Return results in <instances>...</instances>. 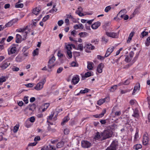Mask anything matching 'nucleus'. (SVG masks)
Returning a JSON list of instances; mask_svg holds the SVG:
<instances>
[{"instance_id": "obj_1", "label": "nucleus", "mask_w": 150, "mask_h": 150, "mask_svg": "<svg viewBox=\"0 0 150 150\" xmlns=\"http://www.w3.org/2000/svg\"><path fill=\"white\" fill-rule=\"evenodd\" d=\"M113 134L112 131L108 129L105 130L104 131L102 132L101 136L102 137V139L105 140L112 137Z\"/></svg>"}, {"instance_id": "obj_2", "label": "nucleus", "mask_w": 150, "mask_h": 150, "mask_svg": "<svg viewBox=\"0 0 150 150\" xmlns=\"http://www.w3.org/2000/svg\"><path fill=\"white\" fill-rule=\"evenodd\" d=\"M16 31L20 33L19 34H21L23 38V39L25 40L26 38L27 34L30 32L28 26H26L24 28L17 29Z\"/></svg>"}, {"instance_id": "obj_3", "label": "nucleus", "mask_w": 150, "mask_h": 150, "mask_svg": "<svg viewBox=\"0 0 150 150\" xmlns=\"http://www.w3.org/2000/svg\"><path fill=\"white\" fill-rule=\"evenodd\" d=\"M46 80L45 79H42L41 81L38 83L36 86L34 87V89L37 91H40L42 89L43 85L45 83Z\"/></svg>"}, {"instance_id": "obj_4", "label": "nucleus", "mask_w": 150, "mask_h": 150, "mask_svg": "<svg viewBox=\"0 0 150 150\" xmlns=\"http://www.w3.org/2000/svg\"><path fill=\"white\" fill-rule=\"evenodd\" d=\"M106 34L108 37L113 38H117L118 37L119 33L114 32H106Z\"/></svg>"}, {"instance_id": "obj_5", "label": "nucleus", "mask_w": 150, "mask_h": 150, "mask_svg": "<svg viewBox=\"0 0 150 150\" xmlns=\"http://www.w3.org/2000/svg\"><path fill=\"white\" fill-rule=\"evenodd\" d=\"M55 60V58L53 56L51 59H50L48 62V66L49 68L51 69L55 65L53 63Z\"/></svg>"}, {"instance_id": "obj_6", "label": "nucleus", "mask_w": 150, "mask_h": 150, "mask_svg": "<svg viewBox=\"0 0 150 150\" xmlns=\"http://www.w3.org/2000/svg\"><path fill=\"white\" fill-rule=\"evenodd\" d=\"M17 48L15 46L11 47L8 50V53L9 55L17 53Z\"/></svg>"}, {"instance_id": "obj_7", "label": "nucleus", "mask_w": 150, "mask_h": 150, "mask_svg": "<svg viewBox=\"0 0 150 150\" xmlns=\"http://www.w3.org/2000/svg\"><path fill=\"white\" fill-rule=\"evenodd\" d=\"M36 108V105L34 103L30 104L26 108V110L28 111L33 112Z\"/></svg>"}, {"instance_id": "obj_8", "label": "nucleus", "mask_w": 150, "mask_h": 150, "mask_svg": "<svg viewBox=\"0 0 150 150\" xmlns=\"http://www.w3.org/2000/svg\"><path fill=\"white\" fill-rule=\"evenodd\" d=\"M91 145V143L87 141H82L81 142V146L83 148H88Z\"/></svg>"}, {"instance_id": "obj_9", "label": "nucleus", "mask_w": 150, "mask_h": 150, "mask_svg": "<svg viewBox=\"0 0 150 150\" xmlns=\"http://www.w3.org/2000/svg\"><path fill=\"white\" fill-rule=\"evenodd\" d=\"M115 49L114 46H111L109 47L106 51L105 54V57H108L110 54Z\"/></svg>"}, {"instance_id": "obj_10", "label": "nucleus", "mask_w": 150, "mask_h": 150, "mask_svg": "<svg viewBox=\"0 0 150 150\" xmlns=\"http://www.w3.org/2000/svg\"><path fill=\"white\" fill-rule=\"evenodd\" d=\"M79 81V76L77 75H76L73 77L72 79L71 83L75 85Z\"/></svg>"}, {"instance_id": "obj_11", "label": "nucleus", "mask_w": 150, "mask_h": 150, "mask_svg": "<svg viewBox=\"0 0 150 150\" xmlns=\"http://www.w3.org/2000/svg\"><path fill=\"white\" fill-rule=\"evenodd\" d=\"M110 100V98L108 97H107L104 99H102L99 100L98 102V104L100 105L104 102H108Z\"/></svg>"}, {"instance_id": "obj_12", "label": "nucleus", "mask_w": 150, "mask_h": 150, "mask_svg": "<svg viewBox=\"0 0 150 150\" xmlns=\"http://www.w3.org/2000/svg\"><path fill=\"white\" fill-rule=\"evenodd\" d=\"M117 144L114 142H113L110 146L108 147L106 150H116Z\"/></svg>"}, {"instance_id": "obj_13", "label": "nucleus", "mask_w": 150, "mask_h": 150, "mask_svg": "<svg viewBox=\"0 0 150 150\" xmlns=\"http://www.w3.org/2000/svg\"><path fill=\"white\" fill-rule=\"evenodd\" d=\"M104 67V65L102 63H100L98 65L97 71L99 73H101L103 71V69Z\"/></svg>"}, {"instance_id": "obj_14", "label": "nucleus", "mask_w": 150, "mask_h": 150, "mask_svg": "<svg viewBox=\"0 0 150 150\" xmlns=\"http://www.w3.org/2000/svg\"><path fill=\"white\" fill-rule=\"evenodd\" d=\"M16 42L17 43L20 42L22 40H25L23 39V38L21 34H17L16 36Z\"/></svg>"}, {"instance_id": "obj_15", "label": "nucleus", "mask_w": 150, "mask_h": 150, "mask_svg": "<svg viewBox=\"0 0 150 150\" xmlns=\"http://www.w3.org/2000/svg\"><path fill=\"white\" fill-rule=\"evenodd\" d=\"M143 144L144 145H147L149 142V138L148 136L145 134L144 135L142 140Z\"/></svg>"}, {"instance_id": "obj_16", "label": "nucleus", "mask_w": 150, "mask_h": 150, "mask_svg": "<svg viewBox=\"0 0 150 150\" xmlns=\"http://www.w3.org/2000/svg\"><path fill=\"white\" fill-rule=\"evenodd\" d=\"M10 64V63L9 62H3L2 65L0 67L2 69H4L7 68L9 65Z\"/></svg>"}, {"instance_id": "obj_17", "label": "nucleus", "mask_w": 150, "mask_h": 150, "mask_svg": "<svg viewBox=\"0 0 150 150\" xmlns=\"http://www.w3.org/2000/svg\"><path fill=\"white\" fill-rule=\"evenodd\" d=\"M100 25V22L98 21L93 24L91 25V27L93 29H97Z\"/></svg>"}, {"instance_id": "obj_18", "label": "nucleus", "mask_w": 150, "mask_h": 150, "mask_svg": "<svg viewBox=\"0 0 150 150\" xmlns=\"http://www.w3.org/2000/svg\"><path fill=\"white\" fill-rule=\"evenodd\" d=\"M105 112L106 110L105 109H104L100 114L99 115H93V116L96 118H100L103 117Z\"/></svg>"}, {"instance_id": "obj_19", "label": "nucleus", "mask_w": 150, "mask_h": 150, "mask_svg": "<svg viewBox=\"0 0 150 150\" xmlns=\"http://www.w3.org/2000/svg\"><path fill=\"white\" fill-rule=\"evenodd\" d=\"M81 75L82 76V80H84L86 78L88 77L91 76V74L90 72H88L86 73L84 75L83 74H81Z\"/></svg>"}, {"instance_id": "obj_20", "label": "nucleus", "mask_w": 150, "mask_h": 150, "mask_svg": "<svg viewBox=\"0 0 150 150\" xmlns=\"http://www.w3.org/2000/svg\"><path fill=\"white\" fill-rule=\"evenodd\" d=\"M87 68L90 70H92L93 69V66L94 65V64L93 62H90L88 61L87 62Z\"/></svg>"}, {"instance_id": "obj_21", "label": "nucleus", "mask_w": 150, "mask_h": 150, "mask_svg": "<svg viewBox=\"0 0 150 150\" xmlns=\"http://www.w3.org/2000/svg\"><path fill=\"white\" fill-rule=\"evenodd\" d=\"M25 59V58L23 57L22 56L19 55L16 57V60L17 62H21Z\"/></svg>"}, {"instance_id": "obj_22", "label": "nucleus", "mask_w": 150, "mask_h": 150, "mask_svg": "<svg viewBox=\"0 0 150 150\" xmlns=\"http://www.w3.org/2000/svg\"><path fill=\"white\" fill-rule=\"evenodd\" d=\"M85 47L90 50H92L94 49L95 47L91 44H87L85 45Z\"/></svg>"}, {"instance_id": "obj_23", "label": "nucleus", "mask_w": 150, "mask_h": 150, "mask_svg": "<svg viewBox=\"0 0 150 150\" xmlns=\"http://www.w3.org/2000/svg\"><path fill=\"white\" fill-rule=\"evenodd\" d=\"M40 10L37 8H35L33 10V13L36 15H38L40 11Z\"/></svg>"}, {"instance_id": "obj_24", "label": "nucleus", "mask_w": 150, "mask_h": 150, "mask_svg": "<svg viewBox=\"0 0 150 150\" xmlns=\"http://www.w3.org/2000/svg\"><path fill=\"white\" fill-rule=\"evenodd\" d=\"M134 34V32L133 31H132L131 32V33L129 35V36L128 37V39L127 40V42H129L132 39V38L133 37Z\"/></svg>"}, {"instance_id": "obj_25", "label": "nucleus", "mask_w": 150, "mask_h": 150, "mask_svg": "<svg viewBox=\"0 0 150 150\" xmlns=\"http://www.w3.org/2000/svg\"><path fill=\"white\" fill-rule=\"evenodd\" d=\"M101 137H102L101 136V135H100L99 133L98 132L96 133V135L94 137V139H95L96 140L98 139H100V140H103L102 138V139H101Z\"/></svg>"}, {"instance_id": "obj_26", "label": "nucleus", "mask_w": 150, "mask_h": 150, "mask_svg": "<svg viewBox=\"0 0 150 150\" xmlns=\"http://www.w3.org/2000/svg\"><path fill=\"white\" fill-rule=\"evenodd\" d=\"M130 83L129 80V79H127L124 82H122L120 83H119L118 84L119 86H120L122 84H124V85H127L129 84Z\"/></svg>"}, {"instance_id": "obj_27", "label": "nucleus", "mask_w": 150, "mask_h": 150, "mask_svg": "<svg viewBox=\"0 0 150 150\" xmlns=\"http://www.w3.org/2000/svg\"><path fill=\"white\" fill-rule=\"evenodd\" d=\"M126 12V10L125 9H123L121 10L119 12V14H120V17L122 18L124 17V15Z\"/></svg>"}, {"instance_id": "obj_28", "label": "nucleus", "mask_w": 150, "mask_h": 150, "mask_svg": "<svg viewBox=\"0 0 150 150\" xmlns=\"http://www.w3.org/2000/svg\"><path fill=\"white\" fill-rule=\"evenodd\" d=\"M69 119V117L68 116L66 117L63 119L62 122L61 123V125H64L65 123L67 122Z\"/></svg>"}, {"instance_id": "obj_29", "label": "nucleus", "mask_w": 150, "mask_h": 150, "mask_svg": "<svg viewBox=\"0 0 150 150\" xmlns=\"http://www.w3.org/2000/svg\"><path fill=\"white\" fill-rule=\"evenodd\" d=\"M89 89L88 88H86L84 90H81L80 91V92L79 93H78L77 95H79L80 93H87L88 92Z\"/></svg>"}, {"instance_id": "obj_30", "label": "nucleus", "mask_w": 150, "mask_h": 150, "mask_svg": "<svg viewBox=\"0 0 150 150\" xmlns=\"http://www.w3.org/2000/svg\"><path fill=\"white\" fill-rule=\"evenodd\" d=\"M54 112H52L51 113V114L48 117V118H47V122L50 123V122L49 121V120H52V117L54 116Z\"/></svg>"}, {"instance_id": "obj_31", "label": "nucleus", "mask_w": 150, "mask_h": 150, "mask_svg": "<svg viewBox=\"0 0 150 150\" xmlns=\"http://www.w3.org/2000/svg\"><path fill=\"white\" fill-rule=\"evenodd\" d=\"M117 128V126L116 125L114 124H113L111 126H110V129H111L112 131H114Z\"/></svg>"}, {"instance_id": "obj_32", "label": "nucleus", "mask_w": 150, "mask_h": 150, "mask_svg": "<svg viewBox=\"0 0 150 150\" xmlns=\"http://www.w3.org/2000/svg\"><path fill=\"white\" fill-rule=\"evenodd\" d=\"M79 35L81 38L84 37L88 35V33L86 32H81L79 33Z\"/></svg>"}, {"instance_id": "obj_33", "label": "nucleus", "mask_w": 150, "mask_h": 150, "mask_svg": "<svg viewBox=\"0 0 150 150\" xmlns=\"http://www.w3.org/2000/svg\"><path fill=\"white\" fill-rule=\"evenodd\" d=\"M64 142H59L57 145V148H60L62 147L64 145Z\"/></svg>"}, {"instance_id": "obj_34", "label": "nucleus", "mask_w": 150, "mask_h": 150, "mask_svg": "<svg viewBox=\"0 0 150 150\" xmlns=\"http://www.w3.org/2000/svg\"><path fill=\"white\" fill-rule=\"evenodd\" d=\"M19 126L18 125H16L15 126L13 129V131L14 133H16L18 129Z\"/></svg>"}, {"instance_id": "obj_35", "label": "nucleus", "mask_w": 150, "mask_h": 150, "mask_svg": "<svg viewBox=\"0 0 150 150\" xmlns=\"http://www.w3.org/2000/svg\"><path fill=\"white\" fill-rule=\"evenodd\" d=\"M117 85H114L111 87L110 89V92H114L117 89Z\"/></svg>"}, {"instance_id": "obj_36", "label": "nucleus", "mask_w": 150, "mask_h": 150, "mask_svg": "<svg viewBox=\"0 0 150 150\" xmlns=\"http://www.w3.org/2000/svg\"><path fill=\"white\" fill-rule=\"evenodd\" d=\"M132 59L131 57H130L128 56L127 55L126 57L125 61L126 62L128 63L130 62Z\"/></svg>"}, {"instance_id": "obj_37", "label": "nucleus", "mask_w": 150, "mask_h": 150, "mask_svg": "<svg viewBox=\"0 0 150 150\" xmlns=\"http://www.w3.org/2000/svg\"><path fill=\"white\" fill-rule=\"evenodd\" d=\"M38 54V49L36 48L35 50L33 53V55L34 56L37 55Z\"/></svg>"}, {"instance_id": "obj_38", "label": "nucleus", "mask_w": 150, "mask_h": 150, "mask_svg": "<svg viewBox=\"0 0 150 150\" xmlns=\"http://www.w3.org/2000/svg\"><path fill=\"white\" fill-rule=\"evenodd\" d=\"M23 6V4H19L17 3L15 5V7L16 8H22Z\"/></svg>"}, {"instance_id": "obj_39", "label": "nucleus", "mask_w": 150, "mask_h": 150, "mask_svg": "<svg viewBox=\"0 0 150 150\" xmlns=\"http://www.w3.org/2000/svg\"><path fill=\"white\" fill-rule=\"evenodd\" d=\"M130 91V90L129 89H126L124 90H121L120 91V93L121 94H124L127 93L129 92Z\"/></svg>"}, {"instance_id": "obj_40", "label": "nucleus", "mask_w": 150, "mask_h": 150, "mask_svg": "<svg viewBox=\"0 0 150 150\" xmlns=\"http://www.w3.org/2000/svg\"><path fill=\"white\" fill-rule=\"evenodd\" d=\"M142 147V145L140 144H137L134 146V149L137 150L139 149H140Z\"/></svg>"}, {"instance_id": "obj_41", "label": "nucleus", "mask_w": 150, "mask_h": 150, "mask_svg": "<svg viewBox=\"0 0 150 150\" xmlns=\"http://www.w3.org/2000/svg\"><path fill=\"white\" fill-rule=\"evenodd\" d=\"M6 79L5 77L2 76L0 78V85H2V83L5 81Z\"/></svg>"}, {"instance_id": "obj_42", "label": "nucleus", "mask_w": 150, "mask_h": 150, "mask_svg": "<svg viewBox=\"0 0 150 150\" xmlns=\"http://www.w3.org/2000/svg\"><path fill=\"white\" fill-rule=\"evenodd\" d=\"M150 44V36L149 37L147 38L146 41L145 43V44L146 46H148Z\"/></svg>"}, {"instance_id": "obj_43", "label": "nucleus", "mask_w": 150, "mask_h": 150, "mask_svg": "<svg viewBox=\"0 0 150 150\" xmlns=\"http://www.w3.org/2000/svg\"><path fill=\"white\" fill-rule=\"evenodd\" d=\"M140 88V85L139 83H138L136 84V85L134 87V88L137 90H139Z\"/></svg>"}, {"instance_id": "obj_44", "label": "nucleus", "mask_w": 150, "mask_h": 150, "mask_svg": "<svg viewBox=\"0 0 150 150\" xmlns=\"http://www.w3.org/2000/svg\"><path fill=\"white\" fill-rule=\"evenodd\" d=\"M83 49V45L81 44H80L78 45V50H80L81 51H82Z\"/></svg>"}, {"instance_id": "obj_45", "label": "nucleus", "mask_w": 150, "mask_h": 150, "mask_svg": "<svg viewBox=\"0 0 150 150\" xmlns=\"http://www.w3.org/2000/svg\"><path fill=\"white\" fill-rule=\"evenodd\" d=\"M67 53L68 56L69 58H71L72 57V54L70 50H67Z\"/></svg>"}, {"instance_id": "obj_46", "label": "nucleus", "mask_w": 150, "mask_h": 150, "mask_svg": "<svg viewBox=\"0 0 150 150\" xmlns=\"http://www.w3.org/2000/svg\"><path fill=\"white\" fill-rule=\"evenodd\" d=\"M132 116L135 117H137L139 116V114L138 112V111L135 110L134 111V114L132 115Z\"/></svg>"}, {"instance_id": "obj_47", "label": "nucleus", "mask_w": 150, "mask_h": 150, "mask_svg": "<svg viewBox=\"0 0 150 150\" xmlns=\"http://www.w3.org/2000/svg\"><path fill=\"white\" fill-rule=\"evenodd\" d=\"M71 64L72 66L74 67H78V64L76 62H73L71 63Z\"/></svg>"}, {"instance_id": "obj_48", "label": "nucleus", "mask_w": 150, "mask_h": 150, "mask_svg": "<svg viewBox=\"0 0 150 150\" xmlns=\"http://www.w3.org/2000/svg\"><path fill=\"white\" fill-rule=\"evenodd\" d=\"M111 8L110 6H107V7H106L105 8V11L107 13L109 11V10H110Z\"/></svg>"}, {"instance_id": "obj_49", "label": "nucleus", "mask_w": 150, "mask_h": 150, "mask_svg": "<svg viewBox=\"0 0 150 150\" xmlns=\"http://www.w3.org/2000/svg\"><path fill=\"white\" fill-rule=\"evenodd\" d=\"M50 17V16L49 15H47L44 17L42 21L44 22L46 21Z\"/></svg>"}, {"instance_id": "obj_50", "label": "nucleus", "mask_w": 150, "mask_h": 150, "mask_svg": "<svg viewBox=\"0 0 150 150\" xmlns=\"http://www.w3.org/2000/svg\"><path fill=\"white\" fill-rule=\"evenodd\" d=\"M76 13L80 16H84V15L83 13H81V12L78 11H76Z\"/></svg>"}, {"instance_id": "obj_51", "label": "nucleus", "mask_w": 150, "mask_h": 150, "mask_svg": "<svg viewBox=\"0 0 150 150\" xmlns=\"http://www.w3.org/2000/svg\"><path fill=\"white\" fill-rule=\"evenodd\" d=\"M34 86V84L29 83L25 85V86L27 87H32Z\"/></svg>"}, {"instance_id": "obj_52", "label": "nucleus", "mask_w": 150, "mask_h": 150, "mask_svg": "<svg viewBox=\"0 0 150 150\" xmlns=\"http://www.w3.org/2000/svg\"><path fill=\"white\" fill-rule=\"evenodd\" d=\"M148 32H147L143 31L141 35L144 37L148 35Z\"/></svg>"}, {"instance_id": "obj_53", "label": "nucleus", "mask_w": 150, "mask_h": 150, "mask_svg": "<svg viewBox=\"0 0 150 150\" xmlns=\"http://www.w3.org/2000/svg\"><path fill=\"white\" fill-rule=\"evenodd\" d=\"M37 144V142H35L33 143H30L28 144V146H35L36 144Z\"/></svg>"}, {"instance_id": "obj_54", "label": "nucleus", "mask_w": 150, "mask_h": 150, "mask_svg": "<svg viewBox=\"0 0 150 150\" xmlns=\"http://www.w3.org/2000/svg\"><path fill=\"white\" fill-rule=\"evenodd\" d=\"M105 57V56L104 57H102L100 55H98L97 56V58L98 59H99L100 60H103L104 59Z\"/></svg>"}, {"instance_id": "obj_55", "label": "nucleus", "mask_w": 150, "mask_h": 150, "mask_svg": "<svg viewBox=\"0 0 150 150\" xmlns=\"http://www.w3.org/2000/svg\"><path fill=\"white\" fill-rule=\"evenodd\" d=\"M66 49L67 50L70 51L72 49V48L70 45H67L66 46Z\"/></svg>"}, {"instance_id": "obj_56", "label": "nucleus", "mask_w": 150, "mask_h": 150, "mask_svg": "<svg viewBox=\"0 0 150 150\" xmlns=\"http://www.w3.org/2000/svg\"><path fill=\"white\" fill-rule=\"evenodd\" d=\"M69 132V130L67 129H65L64 130V133L65 134H68Z\"/></svg>"}, {"instance_id": "obj_57", "label": "nucleus", "mask_w": 150, "mask_h": 150, "mask_svg": "<svg viewBox=\"0 0 150 150\" xmlns=\"http://www.w3.org/2000/svg\"><path fill=\"white\" fill-rule=\"evenodd\" d=\"M12 70L13 71H18L19 70V69L18 67L14 66L12 68Z\"/></svg>"}, {"instance_id": "obj_58", "label": "nucleus", "mask_w": 150, "mask_h": 150, "mask_svg": "<svg viewBox=\"0 0 150 150\" xmlns=\"http://www.w3.org/2000/svg\"><path fill=\"white\" fill-rule=\"evenodd\" d=\"M115 114L116 116H119L121 114V112L120 111H116L115 112Z\"/></svg>"}, {"instance_id": "obj_59", "label": "nucleus", "mask_w": 150, "mask_h": 150, "mask_svg": "<svg viewBox=\"0 0 150 150\" xmlns=\"http://www.w3.org/2000/svg\"><path fill=\"white\" fill-rule=\"evenodd\" d=\"M23 101L26 104L28 103V98L27 97L25 96L24 98Z\"/></svg>"}, {"instance_id": "obj_60", "label": "nucleus", "mask_w": 150, "mask_h": 150, "mask_svg": "<svg viewBox=\"0 0 150 150\" xmlns=\"http://www.w3.org/2000/svg\"><path fill=\"white\" fill-rule=\"evenodd\" d=\"M64 23V22L62 20L59 21L58 22V24L59 26H61Z\"/></svg>"}, {"instance_id": "obj_61", "label": "nucleus", "mask_w": 150, "mask_h": 150, "mask_svg": "<svg viewBox=\"0 0 150 150\" xmlns=\"http://www.w3.org/2000/svg\"><path fill=\"white\" fill-rule=\"evenodd\" d=\"M102 41L105 42V43H106L108 42V40L107 39L105 38L104 37H102Z\"/></svg>"}, {"instance_id": "obj_62", "label": "nucleus", "mask_w": 150, "mask_h": 150, "mask_svg": "<svg viewBox=\"0 0 150 150\" xmlns=\"http://www.w3.org/2000/svg\"><path fill=\"white\" fill-rule=\"evenodd\" d=\"M76 32L75 30H74L71 32V34L73 35L74 36H75L76 35Z\"/></svg>"}, {"instance_id": "obj_63", "label": "nucleus", "mask_w": 150, "mask_h": 150, "mask_svg": "<svg viewBox=\"0 0 150 150\" xmlns=\"http://www.w3.org/2000/svg\"><path fill=\"white\" fill-rule=\"evenodd\" d=\"M63 69V68L62 67H60L57 70V73H60Z\"/></svg>"}, {"instance_id": "obj_64", "label": "nucleus", "mask_w": 150, "mask_h": 150, "mask_svg": "<svg viewBox=\"0 0 150 150\" xmlns=\"http://www.w3.org/2000/svg\"><path fill=\"white\" fill-rule=\"evenodd\" d=\"M30 121L31 122H33L35 120V118L34 117H31L30 118Z\"/></svg>"}]
</instances>
